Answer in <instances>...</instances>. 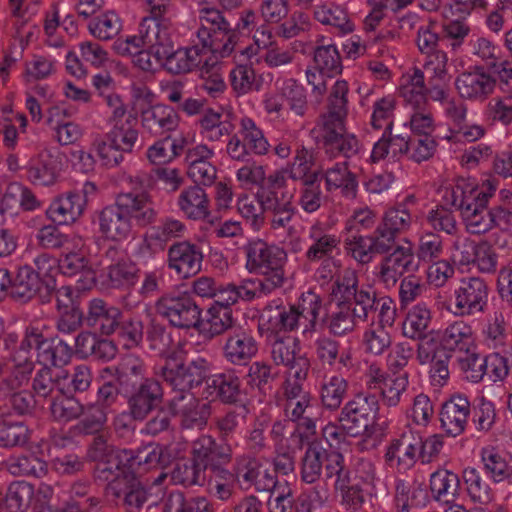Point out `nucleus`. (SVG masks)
<instances>
[{
	"label": "nucleus",
	"instance_id": "nucleus-1",
	"mask_svg": "<svg viewBox=\"0 0 512 512\" xmlns=\"http://www.w3.org/2000/svg\"><path fill=\"white\" fill-rule=\"evenodd\" d=\"M210 363L203 357L186 361L176 352L170 353L159 365L156 375L159 376L176 395L171 400V406L186 399L193 388L205 384L202 396L210 402H220L225 405H237L242 401L243 391L241 380L233 369L209 375Z\"/></svg>",
	"mask_w": 512,
	"mask_h": 512
},
{
	"label": "nucleus",
	"instance_id": "nucleus-2",
	"mask_svg": "<svg viewBox=\"0 0 512 512\" xmlns=\"http://www.w3.org/2000/svg\"><path fill=\"white\" fill-rule=\"evenodd\" d=\"M323 472L327 480L335 478L334 487L341 491L345 501L353 505L364 502L365 491L360 483L353 482L343 454L338 449H326L319 441H312L301 459V480L314 484L320 480Z\"/></svg>",
	"mask_w": 512,
	"mask_h": 512
},
{
	"label": "nucleus",
	"instance_id": "nucleus-3",
	"mask_svg": "<svg viewBox=\"0 0 512 512\" xmlns=\"http://www.w3.org/2000/svg\"><path fill=\"white\" fill-rule=\"evenodd\" d=\"M158 212L147 193H119L112 205L97 214L99 232L113 242H122L132 234V221L138 227H147L156 222Z\"/></svg>",
	"mask_w": 512,
	"mask_h": 512
},
{
	"label": "nucleus",
	"instance_id": "nucleus-4",
	"mask_svg": "<svg viewBox=\"0 0 512 512\" xmlns=\"http://www.w3.org/2000/svg\"><path fill=\"white\" fill-rule=\"evenodd\" d=\"M198 19L200 27L196 36L199 44L215 56L228 57L236 45L232 14L214 7H203L198 11Z\"/></svg>",
	"mask_w": 512,
	"mask_h": 512
},
{
	"label": "nucleus",
	"instance_id": "nucleus-5",
	"mask_svg": "<svg viewBox=\"0 0 512 512\" xmlns=\"http://www.w3.org/2000/svg\"><path fill=\"white\" fill-rule=\"evenodd\" d=\"M137 118L129 113L125 123L115 124L105 139L94 142L97 155L107 167H116L124 159L123 153H131L138 140Z\"/></svg>",
	"mask_w": 512,
	"mask_h": 512
},
{
	"label": "nucleus",
	"instance_id": "nucleus-6",
	"mask_svg": "<svg viewBox=\"0 0 512 512\" xmlns=\"http://www.w3.org/2000/svg\"><path fill=\"white\" fill-rule=\"evenodd\" d=\"M155 310L172 327L178 329H198L202 323V310L187 292L171 291L164 293L155 302Z\"/></svg>",
	"mask_w": 512,
	"mask_h": 512
},
{
	"label": "nucleus",
	"instance_id": "nucleus-7",
	"mask_svg": "<svg viewBox=\"0 0 512 512\" xmlns=\"http://www.w3.org/2000/svg\"><path fill=\"white\" fill-rule=\"evenodd\" d=\"M246 267L250 272L260 273L263 278L282 287L286 278L283 266L287 260L286 252L275 245H269L263 240L250 241L245 247Z\"/></svg>",
	"mask_w": 512,
	"mask_h": 512
},
{
	"label": "nucleus",
	"instance_id": "nucleus-8",
	"mask_svg": "<svg viewBox=\"0 0 512 512\" xmlns=\"http://www.w3.org/2000/svg\"><path fill=\"white\" fill-rule=\"evenodd\" d=\"M379 403L376 395L358 393L341 409L339 423L347 430L349 436L373 435V423L378 414Z\"/></svg>",
	"mask_w": 512,
	"mask_h": 512
},
{
	"label": "nucleus",
	"instance_id": "nucleus-9",
	"mask_svg": "<svg viewBox=\"0 0 512 512\" xmlns=\"http://www.w3.org/2000/svg\"><path fill=\"white\" fill-rule=\"evenodd\" d=\"M108 495L120 501L119 505L123 512H144L146 505L150 509L156 507L159 502V497L152 492V486L134 474L124 476V483L120 488H117L116 484H111L108 487Z\"/></svg>",
	"mask_w": 512,
	"mask_h": 512
},
{
	"label": "nucleus",
	"instance_id": "nucleus-10",
	"mask_svg": "<svg viewBox=\"0 0 512 512\" xmlns=\"http://www.w3.org/2000/svg\"><path fill=\"white\" fill-rule=\"evenodd\" d=\"M131 416L140 423L158 410L164 400V389L157 378H150L141 386L121 393Z\"/></svg>",
	"mask_w": 512,
	"mask_h": 512
},
{
	"label": "nucleus",
	"instance_id": "nucleus-11",
	"mask_svg": "<svg viewBox=\"0 0 512 512\" xmlns=\"http://www.w3.org/2000/svg\"><path fill=\"white\" fill-rule=\"evenodd\" d=\"M345 119H321V136L323 150L330 158H351L360 149V143L356 136L347 132L344 125Z\"/></svg>",
	"mask_w": 512,
	"mask_h": 512
},
{
	"label": "nucleus",
	"instance_id": "nucleus-12",
	"mask_svg": "<svg viewBox=\"0 0 512 512\" xmlns=\"http://www.w3.org/2000/svg\"><path fill=\"white\" fill-rule=\"evenodd\" d=\"M103 259L108 264L102 270L101 276L104 278L103 283L108 287L130 288L137 283L139 268L133 261L126 258L117 247H109L105 251Z\"/></svg>",
	"mask_w": 512,
	"mask_h": 512
},
{
	"label": "nucleus",
	"instance_id": "nucleus-13",
	"mask_svg": "<svg viewBox=\"0 0 512 512\" xmlns=\"http://www.w3.org/2000/svg\"><path fill=\"white\" fill-rule=\"evenodd\" d=\"M489 288L486 281L480 277H465L455 290V314L474 315L483 312L488 302Z\"/></svg>",
	"mask_w": 512,
	"mask_h": 512
},
{
	"label": "nucleus",
	"instance_id": "nucleus-14",
	"mask_svg": "<svg viewBox=\"0 0 512 512\" xmlns=\"http://www.w3.org/2000/svg\"><path fill=\"white\" fill-rule=\"evenodd\" d=\"M208 53L198 43L191 47L178 48L172 47L168 52H162L161 58L156 62L163 66L171 74H183L192 71L202 64L201 71L209 73L210 66L207 60L202 61L203 55Z\"/></svg>",
	"mask_w": 512,
	"mask_h": 512
},
{
	"label": "nucleus",
	"instance_id": "nucleus-15",
	"mask_svg": "<svg viewBox=\"0 0 512 512\" xmlns=\"http://www.w3.org/2000/svg\"><path fill=\"white\" fill-rule=\"evenodd\" d=\"M172 22L166 14L144 17L139 26V33L144 39V45L152 48L155 60L161 58L162 52L174 47L172 39Z\"/></svg>",
	"mask_w": 512,
	"mask_h": 512
},
{
	"label": "nucleus",
	"instance_id": "nucleus-16",
	"mask_svg": "<svg viewBox=\"0 0 512 512\" xmlns=\"http://www.w3.org/2000/svg\"><path fill=\"white\" fill-rule=\"evenodd\" d=\"M203 258L201 247L186 240L175 242L168 249V267L180 278H189L199 273Z\"/></svg>",
	"mask_w": 512,
	"mask_h": 512
},
{
	"label": "nucleus",
	"instance_id": "nucleus-17",
	"mask_svg": "<svg viewBox=\"0 0 512 512\" xmlns=\"http://www.w3.org/2000/svg\"><path fill=\"white\" fill-rule=\"evenodd\" d=\"M190 454L192 460L206 472L216 463H230L233 459V448L231 443L203 434L192 442Z\"/></svg>",
	"mask_w": 512,
	"mask_h": 512
},
{
	"label": "nucleus",
	"instance_id": "nucleus-18",
	"mask_svg": "<svg viewBox=\"0 0 512 512\" xmlns=\"http://www.w3.org/2000/svg\"><path fill=\"white\" fill-rule=\"evenodd\" d=\"M385 256L380 265L379 278L386 287L395 286L405 273H414L419 268V260L415 258L409 246H396Z\"/></svg>",
	"mask_w": 512,
	"mask_h": 512
},
{
	"label": "nucleus",
	"instance_id": "nucleus-19",
	"mask_svg": "<svg viewBox=\"0 0 512 512\" xmlns=\"http://www.w3.org/2000/svg\"><path fill=\"white\" fill-rule=\"evenodd\" d=\"M495 79L482 66L460 73L455 79V87L461 98L483 101L493 92Z\"/></svg>",
	"mask_w": 512,
	"mask_h": 512
},
{
	"label": "nucleus",
	"instance_id": "nucleus-20",
	"mask_svg": "<svg viewBox=\"0 0 512 512\" xmlns=\"http://www.w3.org/2000/svg\"><path fill=\"white\" fill-rule=\"evenodd\" d=\"M105 371L120 384L121 393L141 386L151 378L146 376L147 368L144 359L133 353L123 355L115 366L107 367Z\"/></svg>",
	"mask_w": 512,
	"mask_h": 512
},
{
	"label": "nucleus",
	"instance_id": "nucleus-21",
	"mask_svg": "<svg viewBox=\"0 0 512 512\" xmlns=\"http://www.w3.org/2000/svg\"><path fill=\"white\" fill-rule=\"evenodd\" d=\"M122 311L101 298L91 299L86 308V326L95 332L109 336L117 331Z\"/></svg>",
	"mask_w": 512,
	"mask_h": 512
},
{
	"label": "nucleus",
	"instance_id": "nucleus-22",
	"mask_svg": "<svg viewBox=\"0 0 512 512\" xmlns=\"http://www.w3.org/2000/svg\"><path fill=\"white\" fill-rule=\"evenodd\" d=\"M258 353V342L252 333L242 326L227 334L223 356L233 365H246Z\"/></svg>",
	"mask_w": 512,
	"mask_h": 512
},
{
	"label": "nucleus",
	"instance_id": "nucleus-23",
	"mask_svg": "<svg viewBox=\"0 0 512 512\" xmlns=\"http://www.w3.org/2000/svg\"><path fill=\"white\" fill-rule=\"evenodd\" d=\"M185 231L186 226L183 222L172 217H166L145 233L139 246V253L151 255L157 250H164L169 241L182 237Z\"/></svg>",
	"mask_w": 512,
	"mask_h": 512
},
{
	"label": "nucleus",
	"instance_id": "nucleus-24",
	"mask_svg": "<svg viewBox=\"0 0 512 512\" xmlns=\"http://www.w3.org/2000/svg\"><path fill=\"white\" fill-rule=\"evenodd\" d=\"M470 415V402L464 395H453L443 405L440 412L441 428L446 435L457 437L466 428Z\"/></svg>",
	"mask_w": 512,
	"mask_h": 512
},
{
	"label": "nucleus",
	"instance_id": "nucleus-25",
	"mask_svg": "<svg viewBox=\"0 0 512 512\" xmlns=\"http://www.w3.org/2000/svg\"><path fill=\"white\" fill-rule=\"evenodd\" d=\"M386 462L391 466L409 469L420 459V435L412 432L403 433L400 438L391 442L385 454Z\"/></svg>",
	"mask_w": 512,
	"mask_h": 512
},
{
	"label": "nucleus",
	"instance_id": "nucleus-26",
	"mask_svg": "<svg viewBox=\"0 0 512 512\" xmlns=\"http://www.w3.org/2000/svg\"><path fill=\"white\" fill-rule=\"evenodd\" d=\"M84 207L83 196L77 191H70L56 197L46 210V215L58 225H67L82 215Z\"/></svg>",
	"mask_w": 512,
	"mask_h": 512
},
{
	"label": "nucleus",
	"instance_id": "nucleus-27",
	"mask_svg": "<svg viewBox=\"0 0 512 512\" xmlns=\"http://www.w3.org/2000/svg\"><path fill=\"white\" fill-rule=\"evenodd\" d=\"M141 124L149 134L164 137L178 127L179 117L171 106L158 104L142 111Z\"/></svg>",
	"mask_w": 512,
	"mask_h": 512
},
{
	"label": "nucleus",
	"instance_id": "nucleus-28",
	"mask_svg": "<svg viewBox=\"0 0 512 512\" xmlns=\"http://www.w3.org/2000/svg\"><path fill=\"white\" fill-rule=\"evenodd\" d=\"M10 297L20 303H26L33 297H38L42 303V288L44 283L34 273V268L28 265L20 267L14 274H10Z\"/></svg>",
	"mask_w": 512,
	"mask_h": 512
},
{
	"label": "nucleus",
	"instance_id": "nucleus-29",
	"mask_svg": "<svg viewBox=\"0 0 512 512\" xmlns=\"http://www.w3.org/2000/svg\"><path fill=\"white\" fill-rule=\"evenodd\" d=\"M199 125L201 135L209 141H220L224 136L231 135L234 130L229 115L222 107L203 110Z\"/></svg>",
	"mask_w": 512,
	"mask_h": 512
},
{
	"label": "nucleus",
	"instance_id": "nucleus-30",
	"mask_svg": "<svg viewBox=\"0 0 512 512\" xmlns=\"http://www.w3.org/2000/svg\"><path fill=\"white\" fill-rule=\"evenodd\" d=\"M126 461L130 468H143L144 471L153 468H164L170 461V455L166 448L158 444H150L135 451L124 449Z\"/></svg>",
	"mask_w": 512,
	"mask_h": 512
},
{
	"label": "nucleus",
	"instance_id": "nucleus-31",
	"mask_svg": "<svg viewBox=\"0 0 512 512\" xmlns=\"http://www.w3.org/2000/svg\"><path fill=\"white\" fill-rule=\"evenodd\" d=\"M459 476L449 470L439 469L430 476V491L434 500L446 504L454 502L459 496Z\"/></svg>",
	"mask_w": 512,
	"mask_h": 512
},
{
	"label": "nucleus",
	"instance_id": "nucleus-32",
	"mask_svg": "<svg viewBox=\"0 0 512 512\" xmlns=\"http://www.w3.org/2000/svg\"><path fill=\"white\" fill-rule=\"evenodd\" d=\"M439 341L451 354L458 352L462 355L475 347L472 328L463 321H455L447 326Z\"/></svg>",
	"mask_w": 512,
	"mask_h": 512
},
{
	"label": "nucleus",
	"instance_id": "nucleus-33",
	"mask_svg": "<svg viewBox=\"0 0 512 512\" xmlns=\"http://www.w3.org/2000/svg\"><path fill=\"white\" fill-rule=\"evenodd\" d=\"M67 378L65 371H56L55 369L42 367L36 371L32 378L30 390L35 394V398L52 399L59 392H62L61 382Z\"/></svg>",
	"mask_w": 512,
	"mask_h": 512
},
{
	"label": "nucleus",
	"instance_id": "nucleus-34",
	"mask_svg": "<svg viewBox=\"0 0 512 512\" xmlns=\"http://www.w3.org/2000/svg\"><path fill=\"white\" fill-rule=\"evenodd\" d=\"M81 416L82 418L70 428L73 436L102 434L108 420L107 412L102 405H84V413Z\"/></svg>",
	"mask_w": 512,
	"mask_h": 512
},
{
	"label": "nucleus",
	"instance_id": "nucleus-35",
	"mask_svg": "<svg viewBox=\"0 0 512 512\" xmlns=\"http://www.w3.org/2000/svg\"><path fill=\"white\" fill-rule=\"evenodd\" d=\"M325 179L327 191L341 189L346 197L354 198L357 191L355 175L348 170L346 162L336 163L324 173L321 171V180Z\"/></svg>",
	"mask_w": 512,
	"mask_h": 512
},
{
	"label": "nucleus",
	"instance_id": "nucleus-36",
	"mask_svg": "<svg viewBox=\"0 0 512 512\" xmlns=\"http://www.w3.org/2000/svg\"><path fill=\"white\" fill-rule=\"evenodd\" d=\"M311 245L305 253L309 262H318L321 259L333 258V252L339 245V239L323 231L319 225H313L309 230Z\"/></svg>",
	"mask_w": 512,
	"mask_h": 512
},
{
	"label": "nucleus",
	"instance_id": "nucleus-37",
	"mask_svg": "<svg viewBox=\"0 0 512 512\" xmlns=\"http://www.w3.org/2000/svg\"><path fill=\"white\" fill-rule=\"evenodd\" d=\"M178 205L180 210L193 220L204 219L209 214L207 195L198 185L184 189L179 195Z\"/></svg>",
	"mask_w": 512,
	"mask_h": 512
},
{
	"label": "nucleus",
	"instance_id": "nucleus-38",
	"mask_svg": "<svg viewBox=\"0 0 512 512\" xmlns=\"http://www.w3.org/2000/svg\"><path fill=\"white\" fill-rule=\"evenodd\" d=\"M235 483L243 491L254 488L259 476V469L263 468L262 461L250 453H242L234 457Z\"/></svg>",
	"mask_w": 512,
	"mask_h": 512
},
{
	"label": "nucleus",
	"instance_id": "nucleus-39",
	"mask_svg": "<svg viewBox=\"0 0 512 512\" xmlns=\"http://www.w3.org/2000/svg\"><path fill=\"white\" fill-rule=\"evenodd\" d=\"M483 469L495 482H508L512 485V457L506 459L494 448L483 449L481 453Z\"/></svg>",
	"mask_w": 512,
	"mask_h": 512
},
{
	"label": "nucleus",
	"instance_id": "nucleus-40",
	"mask_svg": "<svg viewBox=\"0 0 512 512\" xmlns=\"http://www.w3.org/2000/svg\"><path fill=\"white\" fill-rule=\"evenodd\" d=\"M59 174V163L50 152H42L28 168V178L35 184L48 186L55 183Z\"/></svg>",
	"mask_w": 512,
	"mask_h": 512
},
{
	"label": "nucleus",
	"instance_id": "nucleus-41",
	"mask_svg": "<svg viewBox=\"0 0 512 512\" xmlns=\"http://www.w3.org/2000/svg\"><path fill=\"white\" fill-rule=\"evenodd\" d=\"M88 264L89 261L84 255L70 252L58 260V269L63 275L69 277L82 274L84 279H79V282H83L81 288L89 289L95 283V275Z\"/></svg>",
	"mask_w": 512,
	"mask_h": 512
},
{
	"label": "nucleus",
	"instance_id": "nucleus-42",
	"mask_svg": "<svg viewBox=\"0 0 512 512\" xmlns=\"http://www.w3.org/2000/svg\"><path fill=\"white\" fill-rule=\"evenodd\" d=\"M37 357L42 367L62 368L70 362L72 348L59 337L48 338Z\"/></svg>",
	"mask_w": 512,
	"mask_h": 512
},
{
	"label": "nucleus",
	"instance_id": "nucleus-43",
	"mask_svg": "<svg viewBox=\"0 0 512 512\" xmlns=\"http://www.w3.org/2000/svg\"><path fill=\"white\" fill-rule=\"evenodd\" d=\"M51 417L58 423L78 420L84 413V405L74 396L59 392L50 400Z\"/></svg>",
	"mask_w": 512,
	"mask_h": 512
},
{
	"label": "nucleus",
	"instance_id": "nucleus-44",
	"mask_svg": "<svg viewBox=\"0 0 512 512\" xmlns=\"http://www.w3.org/2000/svg\"><path fill=\"white\" fill-rule=\"evenodd\" d=\"M431 322V312L425 304L415 305L407 314L403 322V335L413 340H419L425 337H433L427 333Z\"/></svg>",
	"mask_w": 512,
	"mask_h": 512
},
{
	"label": "nucleus",
	"instance_id": "nucleus-45",
	"mask_svg": "<svg viewBox=\"0 0 512 512\" xmlns=\"http://www.w3.org/2000/svg\"><path fill=\"white\" fill-rule=\"evenodd\" d=\"M31 438V430L24 421L0 420V447L6 449L25 447Z\"/></svg>",
	"mask_w": 512,
	"mask_h": 512
},
{
	"label": "nucleus",
	"instance_id": "nucleus-46",
	"mask_svg": "<svg viewBox=\"0 0 512 512\" xmlns=\"http://www.w3.org/2000/svg\"><path fill=\"white\" fill-rule=\"evenodd\" d=\"M277 377L278 373L273 371L270 364L264 361H256L249 366L247 385L263 396L271 395Z\"/></svg>",
	"mask_w": 512,
	"mask_h": 512
},
{
	"label": "nucleus",
	"instance_id": "nucleus-47",
	"mask_svg": "<svg viewBox=\"0 0 512 512\" xmlns=\"http://www.w3.org/2000/svg\"><path fill=\"white\" fill-rule=\"evenodd\" d=\"M321 306L322 300L320 296L312 292L303 294L298 304L294 305L298 313L299 327L303 328V334L316 331Z\"/></svg>",
	"mask_w": 512,
	"mask_h": 512
},
{
	"label": "nucleus",
	"instance_id": "nucleus-48",
	"mask_svg": "<svg viewBox=\"0 0 512 512\" xmlns=\"http://www.w3.org/2000/svg\"><path fill=\"white\" fill-rule=\"evenodd\" d=\"M348 391V382L339 375L325 376L320 387L323 407L329 410L340 408Z\"/></svg>",
	"mask_w": 512,
	"mask_h": 512
},
{
	"label": "nucleus",
	"instance_id": "nucleus-49",
	"mask_svg": "<svg viewBox=\"0 0 512 512\" xmlns=\"http://www.w3.org/2000/svg\"><path fill=\"white\" fill-rule=\"evenodd\" d=\"M314 165L313 154L305 147L297 149L293 162L286 167L288 178L300 181L321 180V170L312 171Z\"/></svg>",
	"mask_w": 512,
	"mask_h": 512
},
{
	"label": "nucleus",
	"instance_id": "nucleus-50",
	"mask_svg": "<svg viewBox=\"0 0 512 512\" xmlns=\"http://www.w3.org/2000/svg\"><path fill=\"white\" fill-rule=\"evenodd\" d=\"M264 317H267L269 329L276 332H290L299 328L298 313L294 305H289L288 307L276 305L274 308L269 305L264 309Z\"/></svg>",
	"mask_w": 512,
	"mask_h": 512
},
{
	"label": "nucleus",
	"instance_id": "nucleus-51",
	"mask_svg": "<svg viewBox=\"0 0 512 512\" xmlns=\"http://www.w3.org/2000/svg\"><path fill=\"white\" fill-rule=\"evenodd\" d=\"M328 332L335 337H343L352 333L356 324L350 315V304L337 302L336 308L323 319Z\"/></svg>",
	"mask_w": 512,
	"mask_h": 512
},
{
	"label": "nucleus",
	"instance_id": "nucleus-52",
	"mask_svg": "<svg viewBox=\"0 0 512 512\" xmlns=\"http://www.w3.org/2000/svg\"><path fill=\"white\" fill-rule=\"evenodd\" d=\"M467 493L470 499L482 505L489 504L494 494L490 484L483 478L481 472L474 467H467L462 473Z\"/></svg>",
	"mask_w": 512,
	"mask_h": 512
},
{
	"label": "nucleus",
	"instance_id": "nucleus-53",
	"mask_svg": "<svg viewBox=\"0 0 512 512\" xmlns=\"http://www.w3.org/2000/svg\"><path fill=\"white\" fill-rule=\"evenodd\" d=\"M34 487L26 481H14L7 489L4 508L6 512H27L33 496Z\"/></svg>",
	"mask_w": 512,
	"mask_h": 512
},
{
	"label": "nucleus",
	"instance_id": "nucleus-54",
	"mask_svg": "<svg viewBox=\"0 0 512 512\" xmlns=\"http://www.w3.org/2000/svg\"><path fill=\"white\" fill-rule=\"evenodd\" d=\"M34 273L44 283L42 288V303H48L53 297L55 289L54 273L58 269V260L48 253H41L33 260Z\"/></svg>",
	"mask_w": 512,
	"mask_h": 512
},
{
	"label": "nucleus",
	"instance_id": "nucleus-55",
	"mask_svg": "<svg viewBox=\"0 0 512 512\" xmlns=\"http://www.w3.org/2000/svg\"><path fill=\"white\" fill-rule=\"evenodd\" d=\"M94 478L98 481L107 482L104 492L108 495V487L116 484L120 488L124 483V476H128L119 454L96 463L93 472Z\"/></svg>",
	"mask_w": 512,
	"mask_h": 512
},
{
	"label": "nucleus",
	"instance_id": "nucleus-56",
	"mask_svg": "<svg viewBox=\"0 0 512 512\" xmlns=\"http://www.w3.org/2000/svg\"><path fill=\"white\" fill-rule=\"evenodd\" d=\"M171 480L184 487L202 486L206 480V472L195 460L177 462L171 472Z\"/></svg>",
	"mask_w": 512,
	"mask_h": 512
},
{
	"label": "nucleus",
	"instance_id": "nucleus-57",
	"mask_svg": "<svg viewBox=\"0 0 512 512\" xmlns=\"http://www.w3.org/2000/svg\"><path fill=\"white\" fill-rule=\"evenodd\" d=\"M12 414L20 417L34 416L37 409V399L30 390H16L11 392H0Z\"/></svg>",
	"mask_w": 512,
	"mask_h": 512
},
{
	"label": "nucleus",
	"instance_id": "nucleus-58",
	"mask_svg": "<svg viewBox=\"0 0 512 512\" xmlns=\"http://www.w3.org/2000/svg\"><path fill=\"white\" fill-rule=\"evenodd\" d=\"M246 411L242 409H229L224 414L214 420V425L218 433V439L222 442L230 443L237 434L241 425L245 422Z\"/></svg>",
	"mask_w": 512,
	"mask_h": 512
},
{
	"label": "nucleus",
	"instance_id": "nucleus-59",
	"mask_svg": "<svg viewBox=\"0 0 512 512\" xmlns=\"http://www.w3.org/2000/svg\"><path fill=\"white\" fill-rule=\"evenodd\" d=\"M184 144V138L171 141L169 135L164 136L148 148L147 157L153 164H165L181 154Z\"/></svg>",
	"mask_w": 512,
	"mask_h": 512
},
{
	"label": "nucleus",
	"instance_id": "nucleus-60",
	"mask_svg": "<svg viewBox=\"0 0 512 512\" xmlns=\"http://www.w3.org/2000/svg\"><path fill=\"white\" fill-rule=\"evenodd\" d=\"M8 471L14 476L41 478L47 473V464L34 455L11 457L7 462Z\"/></svg>",
	"mask_w": 512,
	"mask_h": 512
},
{
	"label": "nucleus",
	"instance_id": "nucleus-61",
	"mask_svg": "<svg viewBox=\"0 0 512 512\" xmlns=\"http://www.w3.org/2000/svg\"><path fill=\"white\" fill-rule=\"evenodd\" d=\"M186 398H189V403L180 411L183 426L185 428L205 427L211 414L210 403H201L190 392Z\"/></svg>",
	"mask_w": 512,
	"mask_h": 512
},
{
	"label": "nucleus",
	"instance_id": "nucleus-62",
	"mask_svg": "<svg viewBox=\"0 0 512 512\" xmlns=\"http://www.w3.org/2000/svg\"><path fill=\"white\" fill-rule=\"evenodd\" d=\"M210 315L208 319V329L205 331L209 338L221 335L223 333L231 334L235 327H240L233 316L231 308H221L211 306L208 310Z\"/></svg>",
	"mask_w": 512,
	"mask_h": 512
},
{
	"label": "nucleus",
	"instance_id": "nucleus-63",
	"mask_svg": "<svg viewBox=\"0 0 512 512\" xmlns=\"http://www.w3.org/2000/svg\"><path fill=\"white\" fill-rule=\"evenodd\" d=\"M34 363L25 360L13 366L8 375L0 381V392L23 390L32 379Z\"/></svg>",
	"mask_w": 512,
	"mask_h": 512
},
{
	"label": "nucleus",
	"instance_id": "nucleus-64",
	"mask_svg": "<svg viewBox=\"0 0 512 512\" xmlns=\"http://www.w3.org/2000/svg\"><path fill=\"white\" fill-rule=\"evenodd\" d=\"M121 27V20L113 11L93 18L88 24L89 32L100 40L112 39L120 32Z\"/></svg>",
	"mask_w": 512,
	"mask_h": 512
}]
</instances>
